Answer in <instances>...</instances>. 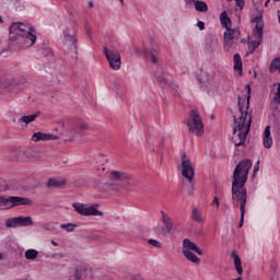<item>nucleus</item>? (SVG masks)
I'll return each instance as SVG.
<instances>
[{"label":"nucleus","instance_id":"nucleus-1","mask_svg":"<svg viewBox=\"0 0 280 280\" xmlns=\"http://www.w3.org/2000/svg\"><path fill=\"white\" fill-rule=\"evenodd\" d=\"M253 167V161L245 159L238 162L234 168L232 182V205L234 209L246 210L248 201V190L245 185L248 182V172Z\"/></svg>","mask_w":280,"mask_h":280},{"label":"nucleus","instance_id":"nucleus-2","mask_svg":"<svg viewBox=\"0 0 280 280\" xmlns=\"http://www.w3.org/2000/svg\"><path fill=\"white\" fill-rule=\"evenodd\" d=\"M233 135H236L238 141L233 139V143L235 148H240V145H245L246 139H248V132H250V126H253V119L250 114L245 113V116L233 115Z\"/></svg>","mask_w":280,"mask_h":280},{"label":"nucleus","instance_id":"nucleus-3","mask_svg":"<svg viewBox=\"0 0 280 280\" xmlns=\"http://www.w3.org/2000/svg\"><path fill=\"white\" fill-rule=\"evenodd\" d=\"M63 45H66L72 60H78V32L73 26H68L62 31Z\"/></svg>","mask_w":280,"mask_h":280},{"label":"nucleus","instance_id":"nucleus-4","mask_svg":"<svg viewBox=\"0 0 280 280\" xmlns=\"http://www.w3.org/2000/svg\"><path fill=\"white\" fill-rule=\"evenodd\" d=\"M9 47H19V49H27L36 43V34L27 33V35H20L19 33H9Z\"/></svg>","mask_w":280,"mask_h":280},{"label":"nucleus","instance_id":"nucleus-5","mask_svg":"<svg viewBox=\"0 0 280 280\" xmlns=\"http://www.w3.org/2000/svg\"><path fill=\"white\" fill-rule=\"evenodd\" d=\"M190 119L186 120V126L191 135L200 137L205 135V124H202V117H200V112L198 109L190 110Z\"/></svg>","mask_w":280,"mask_h":280},{"label":"nucleus","instance_id":"nucleus-6","mask_svg":"<svg viewBox=\"0 0 280 280\" xmlns=\"http://www.w3.org/2000/svg\"><path fill=\"white\" fill-rule=\"evenodd\" d=\"M161 215L163 225L155 226L154 233L155 235H170V233H172V229H174V221L172 220V217L163 210H161Z\"/></svg>","mask_w":280,"mask_h":280},{"label":"nucleus","instance_id":"nucleus-7","mask_svg":"<svg viewBox=\"0 0 280 280\" xmlns=\"http://www.w3.org/2000/svg\"><path fill=\"white\" fill-rule=\"evenodd\" d=\"M245 89L247 95L238 96V112L241 113V117H246V113H248L253 119V109H250V84H246Z\"/></svg>","mask_w":280,"mask_h":280},{"label":"nucleus","instance_id":"nucleus-8","mask_svg":"<svg viewBox=\"0 0 280 280\" xmlns=\"http://www.w3.org/2000/svg\"><path fill=\"white\" fill-rule=\"evenodd\" d=\"M182 176L190 184L194 183L196 176V171L191 164V160L187 158V153H183L182 155Z\"/></svg>","mask_w":280,"mask_h":280},{"label":"nucleus","instance_id":"nucleus-9","mask_svg":"<svg viewBox=\"0 0 280 280\" xmlns=\"http://www.w3.org/2000/svg\"><path fill=\"white\" fill-rule=\"evenodd\" d=\"M72 207L74 209V211H77V213H79V215H84V217H89V215H98L101 218H103L104 212L97 210V208H95L94 206L89 207V205H84V203H80V202H74L72 203Z\"/></svg>","mask_w":280,"mask_h":280},{"label":"nucleus","instance_id":"nucleus-10","mask_svg":"<svg viewBox=\"0 0 280 280\" xmlns=\"http://www.w3.org/2000/svg\"><path fill=\"white\" fill-rule=\"evenodd\" d=\"M9 34H19L20 36H27V34H36L34 26H30L25 23L13 22L9 27Z\"/></svg>","mask_w":280,"mask_h":280},{"label":"nucleus","instance_id":"nucleus-11","mask_svg":"<svg viewBox=\"0 0 280 280\" xmlns=\"http://www.w3.org/2000/svg\"><path fill=\"white\" fill-rule=\"evenodd\" d=\"M104 54L109 62V67L115 71L121 69V55L116 50H108L104 47Z\"/></svg>","mask_w":280,"mask_h":280},{"label":"nucleus","instance_id":"nucleus-12","mask_svg":"<svg viewBox=\"0 0 280 280\" xmlns=\"http://www.w3.org/2000/svg\"><path fill=\"white\" fill-rule=\"evenodd\" d=\"M0 89H5V91H9V93H12L14 91H23L25 86L15 79L3 78L0 80Z\"/></svg>","mask_w":280,"mask_h":280},{"label":"nucleus","instance_id":"nucleus-13","mask_svg":"<svg viewBox=\"0 0 280 280\" xmlns=\"http://www.w3.org/2000/svg\"><path fill=\"white\" fill-rule=\"evenodd\" d=\"M242 36V31L240 28H232L231 26L225 28L223 38L224 43L228 47L233 46V40H240V37Z\"/></svg>","mask_w":280,"mask_h":280},{"label":"nucleus","instance_id":"nucleus-14","mask_svg":"<svg viewBox=\"0 0 280 280\" xmlns=\"http://www.w3.org/2000/svg\"><path fill=\"white\" fill-rule=\"evenodd\" d=\"M154 75L162 89H165L172 84V74L163 71V69H158Z\"/></svg>","mask_w":280,"mask_h":280},{"label":"nucleus","instance_id":"nucleus-15","mask_svg":"<svg viewBox=\"0 0 280 280\" xmlns=\"http://www.w3.org/2000/svg\"><path fill=\"white\" fill-rule=\"evenodd\" d=\"M252 23H256L255 30H254V36L255 38H259L260 40H264V15H256Z\"/></svg>","mask_w":280,"mask_h":280},{"label":"nucleus","instance_id":"nucleus-16","mask_svg":"<svg viewBox=\"0 0 280 280\" xmlns=\"http://www.w3.org/2000/svg\"><path fill=\"white\" fill-rule=\"evenodd\" d=\"M219 49L220 44L218 43V38L211 34H208L206 37L205 51H207V54H213V51H218Z\"/></svg>","mask_w":280,"mask_h":280},{"label":"nucleus","instance_id":"nucleus-17","mask_svg":"<svg viewBox=\"0 0 280 280\" xmlns=\"http://www.w3.org/2000/svg\"><path fill=\"white\" fill-rule=\"evenodd\" d=\"M11 203L9 209H13V207H30L32 205V199L27 197H19V196H11L10 197Z\"/></svg>","mask_w":280,"mask_h":280},{"label":"nucleus","instance_id":"nucleus-18","mask_svg":"<svg viewBox=\"0 0 280 280\" xmlns=\"http://www.w3.org/2000/svg\"><path fill=\"white\" fill-rule=\"evenodd\" d=\"M183 250H188L192 253H196L197 255L202 256V249H200V247H198V245H196V243L191 242V240L189 238H184L183 241Z\"/></svg>","mask_w":280,"mask_h":280},{"label":"nucleus","instance_id":"nucleus-19","mask_svg":"<svg viewBox=\"0 0 280 280\" xmlns=\"http://www.w3.org/2000/svg\"><path fill=\"white\" fill-rule=\"evenodd\" d=\"M109 180H130V175L121 171H112Z\"/></svg>","mask_w":280,"mask_h":280},{"label":"nucleus","instance_id":"nucleus-20","mask_svg":"<svg viewBox=\"0 0 280 280\" xmlns=\"http://www.w3.org/2000/svg\"><path fill=\"white\" fill-rule=\"evenodd\" d=\"M262 141H264V147L267 150H270V148H272V136L270 133V125H268L265 128Z\"/></svg>","mask_w":280,"mask_h":280},{"label":"nucleus","instance_id":"nucleus-21","mask_svg":"<svg viewBox=\"0 0 280 280\" xmlns=\"http://www.w3.org/2000/svg\"><path fill=\"white\" fill-rule=\"evenodd\" d=\"M231 258L234 259V266L237 275H244V269L242 268V258H240L237 252H232Z\"/></svg>","mask_w":280,"mask_h":280},{"label":"nucleus","instance_id":"nucleus-22","mask_svg":"<svg viewBox=\"0 0 280 280\" xmlns=\"http://www.w3.org/2000/svg\"><path fill=\"white\" fill-rule=\"evenodd\" d=\"M86 128H89V126L86 125V122H84V120L80 118L74 119V126L72 127V132H82V130H86Z\"/></svg>","mask_w":280,"mask_h":280},{"label":"nucleus","instance_id":"nucleus-23","mask_svg":"<svg viewBox=\"0 0 280 280\" xmlns=\"http://www.w3.org/2000/svg\"><path fill=\"white\" fill-rule=\"evenodd\" d=\"M182 253L188 261H191V264H196L197 266H199L200 258L196 254H194V252L183 250Z\"/></svg>","mask_w":280,"mask_h":280},{"label":"nucleus","instance_id":"nucleus-24","mask_svg":"<svg viewBox=\"0 0 280 280\" xmlns=\"http://www.w3.org/2000/svg\"><path fill=\"white\" fill-rule=\"evenodd\" d=\"M220 22H221L222 27H224L225 30L231 27V25H232L231 18H229V13H226V11H223L220 14Z\"/></svg>","mask_w":280,"mask_h":280},{"label":"nucleus","instance_id":"nucleus-25","mask_svg":"<svg viewBox=\"0 0 280 280\" xmlns=\"http://www.w3.org/2000/svg\"><path fill=\"white\" fill-rule=\"evenodd\" d=\"M38 115H40L39 112L36 114L22 116L21 118H19L18 124H32V121H36V118L38 117Z\"/></svg>","mask_w":280,"mask_h":280},{"label":"nucleus","instance_id":"nucleus-26","mask_svg":"<svg viewBox=\"0 0 280 280\" xmlns=\"http://www.w3.org/2000/svg\"><path fill=\"white\" fill-rule=\"evenodd\" d=\"M190 218L194 222H197V224H202L205 222V219L202 218V214L200 213V211L196 207L192 208V212H191Z\"/></svg>","mask_w":280,"mask_h":280},{"label":"nucleus","instance_id":"nucleus-27","mask_svg":"<svg viewBox=\"0 0 280 280\" xmlns=\"http://www.w3.org/2000/svg\"><path fill=\"white\" fill-rule=\"evenodd\" d=\"M7 229H19L21 228L19 217L9 218L5 220Z\"/></svg>","mask_w":280,"mask_h":280},{"label":"nucleus","instance_id":"nucleus-28","mask_svg":"<svg viewBox=\"0 0 280 280\" xmlns=\"http://www.w3.org/2000/svg\"><path fill=\"white\" fill-rule=\"evenodd\" d=\"M192 2L195 3V10L197 12H209V5L207 2L200 0H194Z\"/></svg>","mask_w":280,"mask_h":280},{"label":"nucleus","instance_id":"nucleus-29","mask_svg":"<svg viewBox=\"0 0 280 280\" xmlns=\"http://www.w3.org/2000/svg\"><path fill=\"white\" fill-rule=\"evenodd\" d=\"M19 222H20V228L21 226H34V220H32V217H23L20 215Z\"/></svg>","mask_w":280,"mask_h":280},{"label":"nucleus","instance_id":"nucleus-30","mask_svg":"<svg viewBox=\"0 0 280 280\" xmlns=\"http://www.w3.org/2000/svg\"><path fill=\"white\" fill-rule=\"evenodd\" d=\"M242 56L240 54L234 55V71H243Z\"/></svg>","mask_w":280,"mask_h":280},{"label":"nucleus","instance_id":"nucleus-31","mask_svg":"<svg viewBox=\"0 0 280 280\" xmlns=\"http://www.w3.org/2000/svg\"><path fill=\"white\" fill-rule=\"evenodd\" d=\"M65 180H60L57 178H49L47 182V187H62L65 185Z\"/></svg>","mask_w":280,"mask_h":280},{"label":"nucleus","instance_id":"nucleus-32","mask_svg":"<svg viewBox=\"0 0 280 280\" xmlns=\"http://www.w3.org/2000/svg\"><path fill=\"white\" fill-rule=\"evenodd\" d=\"M32 141L38 142V141H47V133H43L40 131H37L33 135Z\"/></svg>","mask_w":280,"mask_h":280},{"label":"nucleus","instance_id":"nucleus-33","mask_svg":"<svg viewBox=\"0 0 280 280\" xmlns=\"http://www.w3.org/2000/svg\"><path fill=\"white\" fill-rule=\"evenodd\" d=\"M280 69V57H276L270 65L269 71L273 73V71H278Z\"/></svg>","mask_w":280,"mask_h":280},{"label":"nucleus","instance_id":"nucleus-34","mask_svg":"<svg viewBox=\"0 0 280 280\" xmlns=\"http://www.w3.org/2000/svg\"><path fill=\"white\" fill-rule=\"evenodd\" d=\"M36 257H38V250H36V249H27L25 252L26 259L34 260V259H36Z\"/></svg>","mask_w":280,"mask_h":280},{"label":"nucleus","instance_id":"nucleus-35","mask_svg":"<svg viewBox=\"0 0 280 280\" xmlns=\"http://www.w3.org/2000/svg\"><path fill=\"white\" fill-rule=\"evenodd\" d=\"M75 228H78V224H73V223L61 224V229H66L67 233H73L75 231Z\"/></svg>","mask_w":280,"mask_h":280},{"label":"nucleus","instance_id":"nucleus-36","mask_svg":"<svg viewBox=\"0 0 280 280\" xmlns=\"http://www.w3.org/2000/svg\"><path fill=\"white\" fill-rule=\"evenodd\" d=\"M0 205L1 207H7V209H10V205H11L10 197L5 198L0 196Z\"/></svg>","mask_w":280,"mask_h":280},{"label":"nucleus","instance_id":"nucleus-37","mask_svg":"<svg viewBox=\"0 0 280 280\" xmlns=\"http://www.w3.org/2000/svg\"><path fill=\"white\" fill-rule=\"evenodd\" d=\"M86 240H89V242H104V238H102V236L97 234L89 235L86 236Z\"/></svg>","mask_w":280,"mask_h":280},{"label":"nucleus","instance_id":"nucleus-38","mask_svg":"<svg viewBox=\"0 0 280 280\" xmlns=\"http://www.w3.org/2000/svg\"><path fill=\"white\" fill-rule=\"evenodd\" d=\"M261 40H264V39L258 38V40H250V42L247 43V47H252L253 49H257L259 47V45H261Z\"/></svg>","mask_w":280,"mask_h":280},{"label":"nucleus","instance_id":"nucleus-39","mask_svg":"<svg viewBox=\"0 0 280 280\" xmlns=\"http://www.w3.org/2000/svg\"><path fill=\"white\" fill-rule=\"evenodd\" d=\"M156 51H158L156 46H153L152 49L149 52L150 56H151V60H152L153 65H156V62H159V60L156 59V55H154V54H156Z\"/></svg>","mask_w":280,"mask_h":280},{"label":"nucleus","instance_id":"nucleus-40","mask_svg":"<svg viewBox=\"0 0 280 280\" xmlns=\"http://www.w3.org/2000/svg\"><path fill=\"white\" fill-rule=\"evenodd\" d=\"M69 280H82V275H80L79 268L74 269V273L70 276Z\"/></svg>","mask_w":280,"mask_h":280},{"label":"nucleus","instance_id":"nucleus-41","mask_svg":"<svg viewBox=\"0 0 280 280\" xmlns=\"http://www.w3.org/2000/svg\"><path fill=\"white\" fill-rule=\"evenodd\" d=\"M148 244H150L151 246H154V248H162L163 244H161V242L154 240V238H150L148 241Z\"/></svg>","mask_w":280,"mask_h":280},{"label":"nucleus","instance_id":"nucleus-42","mask_svg":"<svg viewBox=\"0 0 280 280\" xmlns=\"http://www.w3.org/2000/svg\"><path fill=\"white\" fill-rule=\"evenodd\" d=\"M165 89H171L173 95H178V85L172 83V80H171V84L166 85Z\"/></svg>","mask_w":280,"mask_h":280},{"label":"nucleus","instance_id":"nucleus-43","mask_svg":"<svg viewBox=\"0 0 280 280\" xmlns=\"http://www.w3.org/2000/svg\"><path fill=\"white\" fill-rule=\"evenodd\" d=\"M273 100L277 104H280V83H278L277 92Z\"/></svg>","mask_w":280,"mask_h":280},{"label":"nucleus","instance_id":"nucleus-44","mask_svg":"<svg viewBox=\"0 0 280 280\" xmlns=\"http://www.w3.org/2000/svg\"><path fill=\"white\" fill-rule=\"evenodd\" d=\"M244 215H246V210H241V220L238 223V229H242V226H244Z\"/></svg>","mask_w":280,"mask_h":280},{"label":"nucleus","instance_id":"nucleus-45","mask_svg":"<svg viewBox=\"0 0 280 280\" xmlns=\"http://www.w3.org/2000/svg\"><path fill=\"white\" fill-rule=\"evenodd\" d=\"M59 137L51 135V133H46V141H58Z\"/></svg>","mask_w":280,"mask_h":280},{"label":"nucleus","instance_id":"nucleus-46","mask_svg":"<svg viewBox=\"0 0 280 280\" xmlns=\"http://www.w3.org/2000/svg\"><path fill=\"white\" fill-rule=\"evenodd\" d=\"M259 164L260 162L257 161L255 166H254V170H253V178H255V176H257V172H259Z\"/></svg>","mask_w":280,"mask_h":280},{"label":"nucleus","instance_id":"nucleus-47","mask_svg":"<svg viewBox=\"0 0 280 280\" xmlns=\"http://www.w3.org/2000/svg\"><path fill=\"white\" fill-rule=\"evenodd\" d=\"M211 206H217V209H220V199L218 198V196L213 198Z\"/></svg>","mask_w":280,"mask_h":280},{"label":"nucleus","instance_id":"nucleus-48","mask_svg":"<svg viewBox=\"0 0 280 280\" xmlns=\"http://www.w3.org/2000/svg\"><path fill=\"white\" fill-rule=\"evenodd\" d=\"M236 5L240 8V10H244L245 2L244 0H235Z\"/></svg>","mask_w":280,"mask_h":280},{"label":"nucleus","instance_id":"nucleus-49","mask_svg":"<svg viewBox=\"0 0 280 280\" xmlns=\"http://www.w3.org/2000/svg\"><path fill=\"white\" fill-rule=\"evenodd\" d=\"M197 27H199L200 32H202L205 30V22L198 21L197 22Z\"/></svg>","mask_w":280,"mask_h":280},{"label":"nucleus","instance_id":"nucleus-50","mask_svg":"<svg viewBox=\"0 0 280 280\" xmlns=\"http://www.w3.org/2000/svg\"><path fill=\"white\" fill-rule=\"evenodd\" d=\"M188 196H194V183H189Z\"/></svg>","mask_w":280,"mask_h":280},{"label":"nucleus","instance_id":"nucleus-51","mask_svg":"<svg viewBox=\"0 0 280 280\" xmlns=\"http://www.w3.org/2000/svg\"><path fill=\"white\" fill-rule=\"evenodd\" d=\"M8 47H3V44L0 42V56L1 54H5V51H8Z\"/></svg>","mask_w":280,"mask_h":280},{"label":"nucleus","instance_id":"nucleus-52","mask_svg":"<svg viewBox=\"0 0 280 280\" xmlns=\"http://www.w3.org/2000/svg\"><path fill=\"white\" fill-rule=\"evenodd\" d=\"M56 257H59V259H62L65 257V254H60V253L52 254V258L56 259Z\"/></svg>","mask_w":280,"mask_h":280},{"label":"nucleus","instance_id":"nucleus-53","mask_svg":"<svg viewBox=\"0 0 280 280\" xmlns=\"http://www.w3.org/2000/svg\"><path fill=\"white\" fill-rule=\"evenodd\" d=\"M215 194H218V196H221V194H222V187L215 186Z\"/></svg>","mask_w":280,"mask_h":280},{"label":"nucleus","instance_id":"nucleus-54","mask_svg":"<svg viewBox=\"0 0 280 280\" xmlns=\"http://www.w3.org/2000/svg\"><path fill=\"white\" fill-rule=\"evenodd\" d=\"M248 49H249V51L247 52V56L255 54L256 48L248 47Z\"/></svg>","mask_w":280,"mask_h":280},{"label":"nucleus","instance_id":"nucleus-55","mask_svg":"<svg viewBox=\"0 0 280 280\" xmlns=\"http://www.w3.org/2000/svg\"><path fill=\"white\" fill-rule=\"evenodd\" d=\"M119 84L117 82L114 83V89H116V91H119Z\"/></svg>","mask_w":280,"mask_h":280},{"label":"nucleus","instance_id":"nucleus-56","mask_svg":"<svg viewBox=\"0 0 280 280\" xmlns=\"http://www.w3.org/2000/svg\"><path fill=\"white\" fill-rule=\"evenodd\" d=\"M24 154H25L26 156H30V154H32V150H26V151H24Z\"/></svg>","mask_w":280,"mask_h":280},{"label":"nucleus","instance_id":"nucleus-57","mask_svg":"<svg viewBox=\"0 0 280 280\" xmlns=\"http://www.w3.org/2000/svg\"><path fill=\"white\" fill-rule=\"evenodd\" d=\"M8 190V188H5V187H3V186H0V194L2 192V191H7Z\"/></svg>","mask_w":280,"mask_h":280},{"label":"nucleus","instance_id":"nucleus-58","mask_svg":"<svg viewBox=\"0 0 280 280\" xmlns=\"http://www.w3.org/2000/svg\"><path fill=\"white\" fill-rule=\"evenodd\" d=\"M52 246H58V244L56 243V241H51L50 242Z\"/></svg>","mask_w":280,"mask_h":280},{"label":"nucleus","instance_id":"nucleus-59","mask_svg":"<svg viewBox=\"0 0 280 280\" xmlns=\"http://www.w3.org/2000/svg\"><path fill=\"white\" fill-rule=\"evenodd\" d=\"M268 3H270V0H267V1L265 2V8H268Z\"/></svg>","mask_w":280,"mask_h":280},{"label":"nucleus","instance_id":"nucleus-60","mask_svg":"<svg viewBox=\"0 0 280 280\" xmlns=\"http://www.w3.org/2000/svg\"><path fill=\"white\" fill-rule=\"evenodd\" d=\"M230 113H231L232 117H233V115H235V113H233V109H230Z\"/></svg>","mask_w":280,"mask_h":280},{"label":"nucleus","instance_id":"nucleus-61","mask_svg":"<svg viewBox=\"0 0 280 280\" xmlns=\"http://www.w3.org/2000/svg\"><path fill=\"white\" fill-rule=\"evenodd\" d=\"M90 8H93V2H89Z\"/></svg>","mask_w":280,"mask_h":280},{"label":"nucleus","instance_id":"nucleus-62","mask_svg":"<svg viewBox=\"0 0 280 280\" xmlns=\"http://www.w3.org/2000/svg\"><path fill=\"white\" fill-rule=\"evenodd\" d=\"M191 1H194V0H186V3H191Z\"/></svg>","mask_w":280,"mask_h":280},{"label":"nucleus","instance_id":"nucleus-63","mask_svg":"<svg viewBox=\"0 0 280 280\" xmlns=\"http://www.w3.org/2000/svg\"><path fill=\"white\" fill-rule=\"evenodd\" d=\"M119 1H120L121 5H124V0H119Z\"/></svg>","mask_w":280,"mask_h":280},{"label":"nucleus","instance_id":"nucleus-64","mask_svg":"<svg viewBox=\"0 0 280 280\" xmlns=\"http://www.w3.org/2000/svg\"><path fill=\"white\" fill-rule=\"evenodd\" d=\"M272 280H278L277 278H272Z\"/></svg>","mask_w":280,"mask_h":280}]
</instances>
